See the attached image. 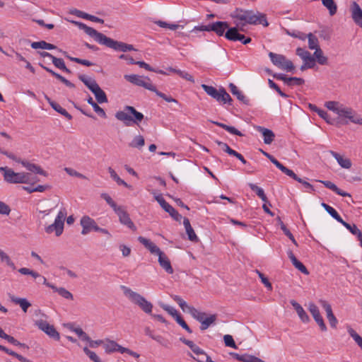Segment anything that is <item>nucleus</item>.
Here are the masks:
<instances>
[{
	"mask_svg": "<svg viewBox=\"0 0 362 362\" xmlns=\"http://www.w3.org/2000/svg\"><path fill=\"white\" fill-rule=\"evenodd\" d=\"M155 199L159 203L160 206L168 212L170 216L175 221H180L182 215H180L177 210H175L170 204H168L163 197L162 195L155 196Z\"/></svg>",
	"mask_w": 362,
	"mask_h": 362,
	"instance_id": "obj_13",
	"label": "nucleus"
},
{
	"mask_svg": "<svg viewBox=\"0 0 362 362\" xmlns=\"http://www.w3.org/2000/svg\"><path fill=\"white\" fill-rule=\"evenodd\" d=\"M74 23L78 25V28L83 30L87 35L93 37L98 43L105 45L115 51L127 52L136 50L132 45L127 44L123 42L115 40L107 37L104 34L98 32L95 29L88 26L83 23L74 21Z\"/></svg>",
	"mask_w": 362,
	"mask_h": 362,
	"instance_id": "obj_1",
	"label": "nucleus"
},
{
	"mask_svg": "<svg viewBox=\"0 0 362 362\" xmlns=\"http://www.w3.org/2000/svg\"><path fill=\"white\" fill-rule=\"evenodd\" d=\"M78 78L94 94L98 103H107L105 93L100 88L95 80L88 78L85 75H79Z\"/></svg>",
	"mask_w": 362,
	"mask_h": 362,
	"instance_id": "obj_4",
	"label": "nucleus"
},
{
	"mask_svg": "<svg viewBox=\"0 0 362 362\" xmlns=\"http://www.w3.org/2000/svg\"><path fill=\"white\" fill-rule=\"evenodd\" d=\"M296 54L299 56L303 61L309 58L311 54L303 48L298 47L296 49Z\"/></svg>",
	"mask_w": 362,
	"mask_h": 362,
	"instance_id": "obj_61",
	"label": "nucleus"
},
{
	"mask_svg": "<svg viewBox=\"0 0 362 362\" xmlns=\"http://www.w3.org/2000/svg\"><path fill=\"white\" fill-rule=\"evenodd\" d=\"M66 214L67 212L66 209H61L55 218L54 222L45 228V232L48 234L55 232L57 236L61 235L63 233Z\"/></svg>",
	"mask_w": 362,
	"mask_h": 362,
	"instance_id": "obj_8",
	"label": "nucleus"
},
{
	"mask_svg": "<svg viewBox=\"0 0 362 362\" xmlns=\"http://www.w3.org/2000/svg\"><path fill=\"white\" fill-rule=\"evenodd\" d=\"M320 182L321 183H322L325 185V187L332 190L337 194L340 195L341 197H351V194L349 193L341 190L334 183L332 182L331 181L320 180Z\"/></svg>",
	"mask_w": 362,
	"mask_h": 362,
	"instance_id": "obj_29",
	"label": "nucleus"
},
{
	"mask_svg": "<svg viewBox=\"0 0 362 362\" xmlns=\"http://www.w3.org/2000/svg\"><path fill=\"white\" fill-rule=\"evenodd\" d=\"M71 13L72 14H74L76 15V16L79 17V18H84V19H87V20H90L93 22H95V23H104V21L101 18H99L95 16H92V15H90V14H88L86 13H84L81 11H79V10H77V9H74V11H71Z\"/></svg>",
	"mask_w": 362,
	"mask_h": 362,
	"instance_id": "obj_32",
	"label": "nucleus"
},
{
	"mask_svg": "<svg viewBox=\"0 0 362 362\" xmlns=\"http://www.w3.org/2000/svg\"><path fill=\"white\" fill-rule=\"evenodd\" d=\"M286 33L291 37H293L295 38H298L302 40H305L306 38V35L304 33H302L298 30H292V31L287 30Z\"/></svg>",
	"mask_w": 362,
	"mask_h": 362,
	"instance_id": "obj_59",
	"label": "nucleus"
},
{
	"mask_svg": "<svg viewBox=\"0 0 362 362\" xmlns=\"http://www.w3.org/2000/svg\"><path fill=\"white\" fill-rule=\"evenodd\" d=\"M256 272L258 274L259 277L260 278L262 284H264V285L268 288V290L269 291H272V286L271 283L269 282V279L262 273H261L258 270H257Z\"/></svg>",
	"mask_w": 362,
	"mask_h": 362,
	"instance_id": "obj_62",
	"label": "nucleus"
},
{
	"mask_svg": "<svg viewBox=\"0 0 362 362\" xmlns=\"http://www.w3.org/2000/svg\"><path fill=\"white\" fill-rule=\"evenodd\" d=\"M325 106L327 109L337 115L341 107L342 106V104H340L339 102L336 101H328L325 103Z\"/></svg>",
	"mask_w": 362,
	"mask_h": 362,
	"instance_id": "obj_50",
	"label": "nucleus"
},
{
	"mask_svg": "<svg viewBox=\"0 0 362 362\" xmlns=\"http://www.w3.org/2000/svg\"><path fill=\"white\" fill-rule=\"evenodd\" d=\"M67 327L71 331L75 332L83 341L89 340V336L81 328L74 327L71 324L67 325Z\"/></svg>",
	"mask_w": 362,
	"mask_h": 362,
	"instance_id": "obj_45",
	"label": "nucleus"
},
{
	"mask_svg": "<svg viewBox=\"0 0 362 362\" xmlns=\"http://www.w3.org/2000/svg\"><path fill=\"white\" fill-rule=\"evenodd\" d=\"M202 88L209 95L216 101L223 104L228 103L231 105L233 100L224 88L221 87L217 90L215 87L206 84H202Z\"/></svg>",
	"mask_w": 362,
	"mask_h": 362,
	"instance_id": "obj_6",
	"label": "nucleus"
},
{
	"mask_svg": "<svg viewBox=\"0 0 362 362\" xmlns=\"http://www.w3.org/2000/svg\"><path fill=\"white\" fill-rule=\"evenodd\" d=\"M274 165L279 168L282 173L286 174V175L289 176L290 177H296V173L288 169V168L285 167L284 165H282L279 160H276L274 163Z\"/></svg>",
	"mask_w": 362,
	"mask_h": 362,
	"instance_id": "obj_47",
	"label": "nucleus"
},
{
	"mask_svg": "<svg viewBox=\"0 0 362 362\" xmlns=\"http://www.w3.org/2000/svg\"><path fill=\"white\" fill-rule=\"evenodd\" d=\"M255 129L262 134L264 144H270L272 143L275 134L272 130L261 126H257Z\"/></svg>",
	"mask_w": 362,
	"mask_h": 362,
	"instance_id": "obj_21",
	"label": "nucleus"
},
{
	"mask_svg": "<svg viewBox=\"0 0 362 362\" xmlns=\"http://www.w3.org/2000/svg\"><path fill=\"white\" fill-rule=\"evenodd\" d=\"M339 223H341L346 229H348L353 235H356L358 240L360 241V243L362 242V232L355 224L351 225L344 221L343 219H341V221Z\"/></svg>",
	"mask_w": 362,
	"mask_h": 362,
	"instance_id": "obj_34",
	"label": "nucleus"
},
{
	"mask_svg": "<svg viewBox=\"0 0 362 362\" xmlns=\"http://www.w3.org/2000/svg\"><path fill=\"white\" fill-rule=\"evenodd\" d=\"M230 355L239 361L243 362H264L262 359L249 354L240 355L237 353H230Z\"/></svg>",
	"mask_w": 362,
	"mask_h": 362,
	"instance_id": "obj_30",
	"label": "nucleus"
},
{
	"mask_svg": "<svg viewBox=\"0 0 362 362\" xmlns=\"http://www.w3.org/2000/svg\"><path fill=\"white\" fill-rule=\"evenodd\" d=\"M46 100L49 103V104L51 105V107L56 110L59 114L64 116L68 120L72 119V116L62 107H61L60 105L57 103L56 102L52 100L49 97L45 96Z\"/></svg>",
	"mask_w": 362,
	"mask_h": 362,
	"instance_id": "obj_28",
	"label": "nucleus"
},
{
	"mask_svg": "<svg viewBox=\"0 0 362 362\" xmlns=\"http://www.w3.org/2000/svg\"><path fill=\"white\" fill-rule=\"evenodd\" d=\"M115 212L118 216L121 224L126 226L133 231L136 230V227L134 222L131 220L129 214L122 206H120L119 209H117Z\"/></svg>",
	"mask_w": 362,
	"mask_h": 362,
	"instance_id": "obj_15",
	"label": "nucleus"
},
{
	"mask_svg": "<svg viewBox=\"0 0 362 362\" xmlns=\"http://www.w3.org/2000/svg\"><path fill=\"white\" fill-rule=\"evenodd\" d=\"M12 301L16 305H19L22 310L25 313L28 308L31 305L29 301L24 298H18L15 296H12Z\"/></svg>",
	"mask_w": 362,
	"mask_h": 362,
	"instance_id": "obj_37",
	"label": "nucleus"
},
{
	"mask_svg": "<svg viewBox=\"0 0 362 362\" xmlns=\"http://www.w3.org/2000/svg\"><path fill=\"white\" fill-rule=\"evenodd\" d=\"M175 297H176L175 300L177 302L180 307L182 308V310L184 312L187 311V312L189 313L190 308H194L193 307L189 306L187 304V303L181 298L178 297L177 296H175Z\"/></svg>",
	"mask_w": 362,
	"mask_h": 362,
	"instance_id": "obj_60",
	"label": "nucleus"
},
{
	"mask_svg": "<svg viewBox=\"0 0 362 362\" xmlns=\"http://www.w3.org/2000/svg\"><path fill=\"white\" fill-rule=\"evenodd\" d=\"M87 102L88 104H90L93 107L94 111L99 116H100L103 118L107 117V115H106L105 110L102 107H100L95 102H94L92 97L89 96V98L87 99Z\"/></svg>",
	"mask_w": 362,
	"mask_h": 362,
	"instance_id": "obj_38",
	"label": "nucleus"
},
{
	"mask_svg": "<svg viewBox=\"0 0 362 362\" xmlns=\"http://www.w3.org/2000/svg\"><path fill=\"white\" fill-rule=\"evenodd\" d=\"M306 37L308 39V47L310 49L316 50L317 47H320L318 39L313 33H310L308 35H306Z\"/></svg>",
	"mask_w": 362,
	"mask_h": 362,
	"instance_id": "obj_49",
	"label": "nucleus"
},
{
	"mask_svg": "<svg viewBox=\"0 0 362 362\" xmlns=\"http://www.w3.org/2000/svg\"><path fill=\"white\" fill-rule=\"evenodd\" d=\"M269 57L272 64L281 69L286 70V71H291L295 68L293 62L287 59L286 57L282 54L270 52Z\"/></svg>",
	"mask_w": 362,
	"mask_h": 362,
	"instance_id": "obj_10",
	"label": "nucleus"
},
{
	"mask_svg": "<svg viewBox=\"0 0 362 362\" xmlns=\"http://www.w3.org/2000/svg\"><path fill=\"white\" fill-rule=\"evenodd\" d=\"M80 224L82 227L81 234L84 235L93 230L95 231L98 227V224L95 220L87 215L83 216L81 218Z\"/></svg>",
	"mask_w": 362,
	"mask_h": 362,
	"instance_id": "obj_14",
	"label": "nucleus"
},
{
	"mask_svg": "<svg viewBox=\"0 0 362 362\" xmlns=\"http://www.w3.org/2000/svg\"><path fill=\"white\" fill-rule=\"evenodd\" d=\"M59 52H62L66 57H67L69 60L71 62H74L76 63L86 66H91L94 65V64L87 59H82L77 57H73L69 56L66 52L62 51V49H59Z\"/></svg>",
	"mask_w": 362,
	"mask_h": 362,
	"instance_id": "obj_36",
	"label": "nucleus"
},
{
	"mask_svg": "<svg viewBox=\"0 0 362 362\" xmlns=\"http://www.w3.org/2000/svg\"><path fill=\"white\" fill-rule=\"evenodd\" d=\"M45 285H46L47 287L51 288L52 290V291L53 293H59V294H71L69 291H66L65 288H57L54 284L48 282L47 281V284H45Z\"/></svg>",
	"mask_w": 362,
	"mask_h": 362,
	"instance_id": "obj_55",
	"label": "nucleus"
},
{
	"mask_svg": "<svg viewBox=\"0 0 362 362\" xmlns=\"http://www.w3.org/2000/svg\"><path fill=\"white\" fill-rule=\"evenodd\" d=\"M83 351L93 362H102L98 355L87 347L83 348Z\"/></svg>",
	"mask_w": 362,
	"mask_h": 362,
	"instance_id": "obj_56",
	"label": "nucleus"
},
{
	"mask_svg": "<svg viewBox=\"0 0 362 362\" xmlns=\"http://www.w3.org/2000/svg\"><path fill=\"white\" fill-rule=\"evenodd\" d=\"M351 16L355 23L362 28V9L355 1L351 6Z\"/></svg>",
	"mask_w": 362,
	"mask_h": 362,
	"instance_id": "obj_19",
	"label": "nucleus"
},
{
	"mask_svg": "<svg viewBox=\"0 0 362 362\" xmlns=\"http://www.w3.org/2000/svg\"><path fill=\"white\" fill-rule=\"evenodd\" d=\"M103 348L107 354H112L115 351H119L122 354V349H124L123 346H120L116 341L107 339L105 340Z\"/></svg>",
	"mask_w": 362,
	"mask_h": 362,
	"instance_id": "obj_20",
	"label": "nucleus"
},
{
	"mask_svg": "<svg viewBox=\"0 0 362 362\" xmlns=\"http://www.w3.org/2000/svg\"><path fill=\"white\" fill-rule=\"evenodd\" d=\"M337 115L339 119L338 123L340 124H347L349 121H350L354 124L362 125V118L357 115L356 112L351 107H345L342 105Z\"/></svg>",
	"mask_w": 362,
	"mask_h": 362,
	"instance_id": "obj_7",
	"label": "nucleus"
},
{
	"mask_svg": "<svg viewBox=\"0 0 362 362\" xmlns=\"http://www.w3.org/2000/svg\"><path fill=\"white\" fill-rule=\"evenodd\" d=\"M145 144V140L143 136H136L129 144V146L132 148H141Z\"/></svg>",
	"mask_w": 362,
	"mask_h": 362,
	"instance_id": "obj_41",
	"label": "nucleus"
},
{
	"mask_svg": "<svg viewBox=\"0 0 362 362\" xmlns=\"http://www.w3.org/2000/svg\"><path fill=\"white\" fill-rule=\"evenodd\" d=\"M233 18H236L243 23H237L238 27L243 26L245 24L258 25L261 24L264 27L269 25L267 20L266 15L259 11L255 12L252 10H243L241 8H236L231 16Z\"/></svg>",
	"mask_w": 362,
	"mask_h": 362,
	"instance_id": "obj_2",
	"label": "nucleus"
},
{
	"mask_svg": "<svg viewBox=\"0 0 362 362\" xmlns=\"http://www.w3.org/2000/svg\"><path fill=\"white\" fill-rule=\"evenodd\" d=\"M35 325L49 337L59 341L60 339L59 333L56 330L54 327L49 325L47 321L43 320H39L35 321Z\"/></svg>",
	"mask_w": 362,
	"mask_h": 362,
	"instance_id": "obj_12",
	"label": "nucleus"
},
{
	"mask_svg": "<svg viewBox=\"0 0 362 362\" xmlns=\"http://www.w3.org/2000/svg\"><path fill=\"white\" fill-rule=\"evenodd\" d=\"M273 76L277 80L283 81L288 86H301L304 83L305 81L302 78L297 77H287L284 74H274Z\"/></svg>",
	"mask_w": 362,
	"mask_h": 362,
	"instance_id": "obj_17",
	"label": "nucleus"
},
{
	"mask_svg": "<svg viewBox=\"0 0 362 362\" xmlns=\"http://www.w3.org/2000/svg\"><path fill=\"white\" fill-rule=\"evenodd\" d=\"M124 78L134 85L143 87L151 91L156 90V86L151 83L148 77H144L136 74L124 75Z\"/></svg>",
	"mask_w": 362,
	"mask_h": 362,
	"instance_id": "obj_11",
	"label": "nucleus"
},
{
	"mask_svg": "<svg viewBox=\"0 0 362 362\" xmlns=\"http://www.w3.org/2000/svg\"><path fill=\"white\" fill-rule=\"evenodd\" d=\"M158 262L160 267L168 274L173 273V269L167 255L161 252L158 255Z\"/></svg>",
	"mask_w": 362,
	"mask_h": 362,
	"instance_id": "obj_25",
	"label": "nucleus"
},
{
	"mask_svg": "<svg viewBox=\"0 0 362 362\" xmlns=\"http://www.w3.org/2000/svg\"><path fill=\"white\" fill-rule=\"evenodd\" d=\"M291 304L293 305L294 310L297 313L299 318L303 323H308L310 322V317L303 309V308L296 300H291Z\"/></svg>",
	"mask_w": 362,
	"mask_h": 362,
	"instance_id": "obj_23",
	"label": "nucleus"
},
{
	"mask_svg": "<svg viewBox=\"0 0 362 362\" xmlns=\"http://www.w3.org/2000/svg\"><path fill=\"white\" fill-rule=\"evenodd\" d=\"M322 3L329 12L331 16H334L337 11V6L334 0H322Z\"/></svg>",
	"mask_w": 362,
	"mask_h": 362,
	"instance_id": "obj_46",
	"label": "nucleus"
},
{
	"mask_svg": "<svg viewBox=\"0 0 362 362\" xmlns=\"http://www.w3.org/2000/svg\"><path fill=\"white\" fill-rule=\"evenodd\" d=\"M183 224L188 235V239L192 242H197L199 240L194 229L191 226L189 220L187 218H184Z\"/></svg>",
	"mask_w": 362,
	"mask_h": 362,
	"instance_id": "obj_33",
	"label": "nucleus"
},
{
	"mask_svg": "<svg viewBox=\"0 0 362 362\" xmlns=\"http://www.w3.org/2000/svg\"><path fill=\"white\" fill-rule=\"evenodd\" d=\"M115 117L124 122L126 126H130L132 123L139 124L144 116L141 112H138L134 107L127 105L122 111H118L115 114Z\"/></svg>",
	"mask_w": 362,
	"mask_h": 362,
	"instance_id": "obj_3",
	"label": "nucleus"
},
{
	"mask_svg": "<svg viewBox=\"0 0 362 362\" xmlns=\"http://www.w3.org/2000/svg\"><path fill=\"white\" fill-rule=\"evenodd\" d=\"M308 310L313 315L315 320L322 317L317 306L316 305H315L314 303H309Z\"/></svg>",
	"mask_w": 362,
	"mask_h": 362,
	"instance_id": "obj_53",
	"label": "nucleus"
},
{
	"mask_svg": "<svg viewBox=\"0 0 362 362\" xmlns=\"http://www.w3.org/2000/svg\"><path fill=\"white\" fill-rule=\"evenodd\" d=\"M320 303L322 307L325 309L326 314H327V318L329 322L330 326L332 328H336L337 325L338 323V320L333 314L332 309L331 305L325 300H320Z\"/></svg>",
	"mask_w": 362,
	"mask_h": 362,
	"instance_id": "obj_18",
	"label": "nucleus"
},
{
	"mask_svg": "<svg viewBox=\"0 0 362 362\" xmlns=\"http://www.w3.org/2000/svg\"><path fill=\"white\" fill-rule=\"evenodd\" d=\"M223 341H224L226 346L231 347L233 349H237V346H236L235 341L231 335H230V334L224 335Z\"/></svg>",
	"mask_w": 362,
	"mask_h": 362,
	"instance_id": "obj_57",
	"label": "nucleus"
},
{
	"mask_svg": "<svg viewBox=\"0 0 362 362\" xmlns=\"http://www.w3.org/2000/svg\"><path fill=\"white\" fill-rule=\"evenodd\" d=\"M153 92H154L160 98L165 100L166 102L178 103V101L176 99L165 95V93L158 90L156 88V90H153Z\"/></svg>",
	"mask_w": 362,
	"mask_h": 362,
	"instance_id": "obj_58",
	"label": "nucleus"
},
{
	"mask_svg": "<svg viewBox=\"0 0 362 362\" xmlns=\"http://www.w3.org/2000/svg\"><path fill=\"white\" fill-rule=\"evenodd\" d=\"M0 259L2 262H5L8 267L13 269H16L14 263L11 260L9 256L0 249Z\"/></svg>",
	"mask_w": 362,
	"mask_h": 362,
	"instance_id": "obj_51",
	"label": "nucleus"
},
{
	"mask_svg": "<svg viewBox=\"0 0 362 362\" xmlns=\"http://www.w3.org/2000/svg\"><path fill=\"white\" fill-rule=\"evenodd\" d=\"M52 62L57 68L65 71L67 74L71 73V70L66 66L65 63L62 59L57 58L54 56L52 59Z\"/></svg>",
	"mask_w": 362,
	"mask_h": 362,
	"instance_id": "obj_39",
	"label": "nucleus"
},
{
	"mask_svg": "<svg viewBox=\"0 0 362 362\" xmlns=\"http://www.w3.org/2000/svg\"><path fill=\"white\" fill-rule=\"evenodd\" d=\"M238 27H233L229 28L226 32L224 36L225 37L230 41H239V40H243L245 38V35L238 33Z\"/></svg>",
	"mask_w": 362,
	"mask_h": 362,
	"instance_id": "obj_22",
	"label": "nucleus"
},
{
	"mask_svg": "<svg viewBox=\"0 0 362 362\" xmlns=\"http://www.w3.org/2000/svg\"><path fill=\"white\" fill-rule=\"evenodd\" d=\"M0 172L3 173L4 180L10 184L28 183L30 180L29 173H15L8 167H0Z\"/></svg>",
	"mask_w": 362,
	"mask_h": 362,
	"instance_id": "obj_5",
	"label": "nucleus"
},
{
	"mask_svg": "<svg viewBox=\"0 0 362 362\" xmlns=\"http://www.w3.org/2000/svg\"><path fill=\"white\" fill-rule=\"evenodd\" d=\"M314 58L320 65L327 64V57L324 56L322 50L320 47H317L314 52Z\"/></svg>",
	"mask_w": 362,
	"mask_h": 362,
	"instance_id": "obj_44",
	"label": "nucleus"
},
{
	"mask_svg": "<svg viewBox=\"0 0 362 362\" xmlns=\"http://www.w3.org/2000/svg\"><path fill=\"white\" fill-rule=\"evenodd\" d=\"M250 188L255 192H256L257 195L264 202H268V199L264 194V190L258 187L257 185L253 184V183H249L248 184Z\"/></svg>",
	"mask_w": 362,
	"mask_h": 362,
	"instance_id": "obj_40",
	"label": "nucleus"
},
{
	"mask_svg": "<svg viewBox=\"0 0 362 362\" xmlns=\"http://www.w3.org/2000/svg\"><path fill=\"white\" fill-rule=\"evenodd\" d=\"M216 320V315H210L206 317L204 321L202 322V325L200 326L201 330H206Z\"/></svg>",
	"mask_w": 362,
	"mask_h": 362,
	"instance_id": "obj_48",
	"label": "nucleus"
},
{
	"mask_svg": "<svg viewBox=\"0 0 362 362\" xmlns=\"http://www.w3.org/2000/svg\"><path fill=\"white\" fill-rule=\"evenodd\" d=\"M348 332L358 346L362 349V337L351 327L348 329Z\"/></svg>",
	"mask_w": 362,
	"mask_h": 362,
	"instance_id": "obj_52",
	"label": "nucleus"
},
{
	"mask_svg": "<svg viewBox=\"0 0 362 362\" xmlns=\"http://www.w3.org/2000/svg\"><path fill=\"white\" fill-rule=\"evenodd\" d=\"M132 303L139 305L146 313H151L152 311V304L147 301L142 296H129Z\"/></svg>",
	"mask_w": 362,
	"mask_h": 362,
	"instance_id": "obj_16",
	"label": "nucleus"
},
{
	"mask_svg": "<svg viewBox=\"0 0 362 362\" xmlns=\"http://www.w3.org/2000/svg\"><path fill=\"white\" fill-rule=\"evenodd\" d=\"M100 197L106 201V202L112 208L114 211L119 209L120 206H117L111 197L107 193H102Z\"/></svg>",
	"mask_w": 362,
	"mask_h": 362,
	"instance_id": "obj_54",
	"label": "nucleus"
},
{
	"mask_svg": "<svg viewBox=\"0 0 362 362\" xmlns=\"http://www.w3.org/2000/svg\"><path fill=\"white\" fill-rule=\"evenodd\" d=\"M21 163L23 165V166H24L28 170H29L30 172L35 173L36 174L42 175L44 176L47 175V173L44 170H42L40 168V166H39L36 164L31 163H29L25 160L21 161Z\"/></svg>",
	"mask_w": 362,
	"mask_h": 362,
	"instance_id": "obj_31",
	"label": "nucleus"
},
{
	"mask_svg": "<svg viewBox=\"0 0 362 362\" xmlns=\"http://www.w3.org/2000/svg\"><path fill=\"white\" fill-rule=\"evenodd\" d=\"M138 240L144 245L152 254L158 255L162 251L160 248L150 240L142 236L138 238Z\"/></svg>",
	"mask_w": 362,
	"mask_h": 362,
	"instance_id": "obj_24",
	"label": "nucleus"
},
{
	"mask_svg": "<svg viewBox=\"0 0 362 362\" xmlns=\"http://www.w3.org/2000/svg\"><path fill=\"white\" fill-rule=\"evenodd\" d=\"M330 154L337 160V163L341 168L346 169L351 168L352 163L349 158H344L340 154L333 151H330Z\"/></svg>",
	"mask_w": 362,
	"mask_h": 362,
	"instance_id": "obj_27",
	"label": "nucleus"
},
{
	"mask_svg": "<svg viewBox=\"0 0 362 362\" xmlns=\"http://www.w3.org/2000/svg\"><path fill=\"white\" fill-rule=\"evenodd\" d=\"M216 143L230 156H231L235 151V150L232 149L226 143L220 141H216Z\"/></svg>",
	"mask_w": 362,
	"mask_h": 362,
	"instance_id": "obj_64",
	"label": "nucleus"
},
{
	"mask_svg": "<svg viewBox=\"0 0 362 362\" xmlns=\"http://www.w3.org/2000/svg\"><path fill=\"white\" fill-rule=\"evenodd\" d=\"M228 23L226 21H216L206 25L195 26L192 31H214L217 35L223 36L228 29Z\"/></svg>",
	"mask_w": 362,
	"mask_h": 362,
	"instance_id": "obj_9",
	"label": "nucleus"
},
{
	"mask_svg": "<svg viewBox=\"0 0 362 362\" xmlns=\"http://www.w3.org/2000/svg\"><path fill=\"white\" fill-rule=\"evenodd\" d=\"M31 47L33 49H40H40H49V50L54 49L57 48L56 45H54L53 44L48 43L44 40L32 42Z\"/></svg>",
	"mask_w": 362,
	"mask_h": 362,
	"instance_id": "obj_35",
	"label": "nucleus"
},
{
	"mask_svg": "<svg viewBox=\"0 0 362 362\" xmlns=\"http://www.w3.org/2000/svg\"><path fill=\"white\" fill-rule=\"evenodd\" d=\"M292 178L293 180H296L297 182L301 183L304 186V187L308 189V190H310V192L315 191L314 187L311 184H310L307 181H305L303 179L300 178L296 174V177H292Z\"/></svg>",
	"mask_w": 362,
	"mask_h": 362,
	"instance_id": "obj_63",
	"label": "nucleus"
},
{
	"mask_svg": "<svg viewBox=\"0 0 362 362\" xmlns=\"http://www.w3.org/2000/svg\"><path fill=\"white\" fill-rule=\"evenodd\" d=\"M229 88L231 93L237 97V98L243 103L249 105L250 100L243 94V93L238 89V88L233 83L229 84Z\"/></svg>",
	"mask_w": 362,
	"mask_h": 362,
	"instance_id": "obj_26",
	"label": "nucleus"
},
{
	"mask_svg": "<svg viewBox=\"0 0 362 362\" xmlns=\"http://www.w3.org/2000/svg\"><path fill=\"white\" fill-rule=\"evenodd\" d=\"M189 313L197 321H199L201 325H202V322L208 316L205 313L201 312L196 308H190Z\"/></svg>",
	"mask_w": 362,
	"mask_h": 362,
	"instance_id": "obj_42",
	"label": "nucleus"
},
{
	"mask_svg": "<svg viewBox=\"0 0 362 362\" xmlns=\"http://www.w3.org/2000/svg\"><path fill=\"white\" fill-rule=\"evenodd\" d=\"M108 172L110 175V177L117 182L118 185H123L127 188H130L131 186L128 185L125 181L122 180L116 173L115 170H113L111 167L108 168Z\"/></svg>",
	"mask_w": 362,
	"mask_h": 362,
	"instance_id": "obj_43",
	"label": "nucleus"
}]
</instances>
